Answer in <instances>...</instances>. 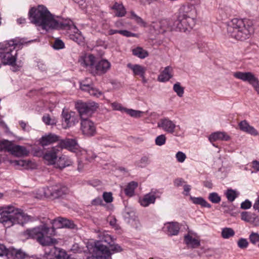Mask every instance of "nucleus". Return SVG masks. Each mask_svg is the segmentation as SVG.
<instances>
[{
    "label": "nucleus",
    "mask_w": 259,
    "mask_h": 259,
    "mask_svg": "<svg viewBox=\"0 0 259 259\" xmlns=\"http://www.w3.org/2000/svg\"><path fill=\"white\" fill-rule=\"evenodd\" d=\"M0 214L2 215L0 223L7 228L16 224L23 226L25 223L33 221L32 217L24 213L22 209L12 206H0Z\"/></svg>",
    "instance_id": "1"
},
{
    "label": "nucleus",
    "mask_w": 259,
    "mask_h": 259,
    "mask_svg": "<svg viewBox=\"0 0 259 259\" xmlns=\"http://www.w3.org/2000/svg\"><path fill=\"white\" fill-rule=\"evenodd\" d=\"M227 29L229 37L240 41L248 39L254 32L252 21L247 19H232L228 24Z\"/></svg>",
    "instance_id": "2"
},
{
    "label": "nucleus",
    "mask_w": 259,
    "mask_h": 259,
    "mask_svg": "<svg viewBox=\"0 0 259 259\" xmlns=\"http://www.w3.org/2000/svg\"><path fill=\"white\" fill-rule=\"evenodd\" d=\"M28 18L31 23L46 30L57 24L53 15L43 5L31 8L28 12Z\"/></svg>",
    "instance_id": "3"
},
{
    "label": "nucleus",
    "mask_w": 259,
    "mask_h": 259,
    "mask_svg": "<svg viewBox=\"0 0 259 259\" xmlns=\"http://www.w3.org/2000/svg\"><path fill=\"white\" fill-rule=\"evenodd\" d=\"M55 232L54 226L49 227L45 224L27 230V235L28 238L36 240L42 246H50L58 243L56 239L52 238Z\"/></svg>",
    "instance_id": "4"
},
{
    "label": "nucleus",
    "mask_w": 259,
    "mask_h": 259,
    "mask_svg": "<svg viewBox=\"0 0 259 259\" xmlns=\"http://www.w3.org/2000/svg\"><path fill=\"white\" fill-rule=\"evenodd\" d=\"M196 20L187 11L180 12L177 19L174 22L175 30L185 32L192 29L195 25Z\"/></svg>",
    "instance_id": "5"
},
{
    "label": "nucleus",
    "mask_w": 259,
    "mask_h": 259,
    "mask_svg": "<svg viewBox=\"0 0 259 259\" xmlns=\"http://www.w3.org/2000/svg\"><path fill=\"white\" fill-rule=\"evenodd\" d=\"M75 106L80 119L89 118L98 108L97 104L95 102H83L81 101L76 102Z\"/></svg>",
    "instance_id": "6"
},
{
    "label": "nucleus",
    "mask_w": 259,
    "mask_h": 259,
    "mask_svg": "<svg viewBox=\"0 0 259 259\" xmlns=\"http://www.w3.org/2000/svg\"><path fill=\"white\" fill-rule=\"evenodd\" d=\"M157 127L168 134H172L176 137L180 136V134L177 129V128H180V125H177L174 121L167 117L160 119L157 123Z\"/></svg>",
    "instance_id": "7"
},
{
    "label": "nucleus",
    "mask_w": 259,
    "mask_h": 259,
    "mask_svg": "<svg viewBox=\"0 0 259 259\" xmlns=\"http://www.w3.org/2000/svg\"><path fill=\"white\" fill-rule=\"evenodd\" d=\"M233 76L243 81L248 82L259 95V80L253 73L251 72L237 71L234 73Z\"/></svg>",
    "instance_id": "8"
},
{
    "label": "nucleus",
    "mask_w": 259,
    "mask_h": 259,
    "mask_svg": "<svg viewBox=\"0 0 259 259\" xmlns=\"http://www.w3.org/2000/svg\"><path fill=\"white\" fill-rule=\"evenodd\" d=\"M48 191L46 193L54 199L63 198L69 193L68 187L60 183L49 187Z\"/></svg>",
    "instance_id": "9"
},
{
    "label": "nucleus",
    "mask_w": 259,
    "mask_h": 259,
    "mask_svg": "<svg viewBox=\"0 0 259 259\" xmlns=\"http://www.w3.org/2000/svg\"><path fill=\"white\" fill-rule=\"evenodd\" d=\"M80 130L85 137L90 138L95 136L97 133L95 123L89 118L80 119Z\"/></svg>",
    "instance_id": "10"
},
{
    "label": "nucleus",
    "mask_w": 259,
    "mask_h": 259,
    "mask_svg": "<svg viewBox=\"0 0 259 259\" xmlns=\"http://www.w3.org/2000/svg\"><path fill=\"white\" fill-rule=\"evenodd\" d=\"M61 118L62 125L65 129L73 126L78 122V118L75 112L69 111L65 109L62 110Z\"/></svg>",
    "instance_id": "11"
},
{
    "label": "nucleus",
    "mask_w": 259,
    "mask_h": 259,
    "mask_svg": "<svg viewBox=\"0 0 259 259\" xmlns=\"http://www.w3.org/2000/svg\"><path fill=\"white\" fill-rule=\"evenodd\" d=\"M93 253L97 259H108L111 257V251L108 246L101 244V242H95Z\"/></svg>",
    "instance_id": "12"
},
{
    "label": "nucleus",
    "mask_w": 259,
    "mask_h": 259,
    "mask_svg": "<svg viewBox=\"0 0 259 259\" xmlns=\"http://www.w3.org/2000/svg\"><path fill=\"white\" fill-rule=\"evenodd\" d=\"M111 63L106 59H102L95 62L91 74L93 76H101L105 74L110 68Z\"/></svg>",
    "instance_id": "13"
},
{
    "label": "nucleus",
    "mask_w": 259,
    "mask_h": 259,
    "mask_svg": "<svg viewBox=\"0 0 259 259\" xmlns=\"http://www.w3.org/2000/svg\"><path fill=\"white\" fill-rule=\"evenodd\" d=\"M162 193V192L159 190L152 189L149 193L139 199V202L142 206L147 207L151 204H154L156 198H160Z\"/></svg>",
    "instance_id": "14"
},
{
    "label": "nucleus",
    "mask_w": 259,
    "mask_h": 259,
    "mask_svg": "<svg viewBox=\"0 0 259 259\" xmlns=\"http://www.w3.org/2000/svg\"><path fill=\"white\" fill-rule=\"evenodd\" d=\"M171 22L167 19H161L158 22L154 23L153 27L160 33H163L166 31L175 30L174 24L171 25Z\"/></svg>",
    "instance_id": "15"
},
{
    "label": "nucleus",
    "mask_w": 259,
    "mask_h": 259,
    "mask_svg": "<svg viewBox=\"0 0 259 259\" xmlns=\"http://www.w3.org/2000/svg\"><path fill=\"white\" fill-rule=\"evenodd\" d=\"M17 59V50L15 49L10 52H7L0 57V60L4 65H8L12 67L16 66Z\"/></svg>",
    "instance_id": "16"
},
{
    "label": "nucleus",
    "mask_w": 259,
    "mask_h": 259,
    "mask_svg": "<svg viewBox=\"0 0 259 259\" xmlns=\"http://www.w3.org/2000/svg\"><path fill=\"white\" fill-rule=\"evenodd\" d=\"M79 62L80 65L84 67L86 70L90 73L93 69L96 62V58L93 54H86L82 56Z\"/></svg>",
    "instance_id": "17"
},
{
    "label": "nucleus",
    "mask_w": 259,
    "mask_h": 259,
    "mask_svg": "<svg viewBox=\"0 0 259 259\" xmlns=\"http://www.w3.org/2000/svg\"><path fill=\"white\" fill-rule=\"evenodd\" d=\"M58 146L62 149H66L72 152H75L78 148L76 140L74 139L66 138L59 141Z\"/></svg>",
    "instance_id": "18"
},
{
    "label": "nucleus",
    "mask_w": 259,
    "mask_h": 259,
    "mask_svg": "<svg viewBox=\"0 0 259 259\" xmlns=\"http://www.w3.org/2000/svg\"><path fill=\"white\" fill-rule=\"evenodd\" d=\"M56 22L57 23L56 24V26L51 27V29H62L68 30L70 32L78 31V29L71 20H65L63 21H58L56 20Z\"/></svg>",
    "instance_id": "19"
},
{
    "label": "nucleus",
    "mask_w": 259,
    "mask_h": 259,
    "mask_svg": "<svg viewBox=\"0 0 259 259\" xmlns=\"http://www.w3.org/2000/svg\"><path fill=\"white\" fill-rule=\"evenodd\" d=\"M180 229L179 224L177 222H167L162 228L163 232L169 236L177 235Z\"/></svg>",
    "instance_id": "20"
},
{
    "label": "nucleus",
    "mask_w": 259,
    "mask_h": 259,
    "mask_svg": "<svg viewBox=\"0 0 259 259\" xmlns=\"http://www.w3.org/2000/svg\"><path fill=\"white\" fill-rule=\"evenodd\" d=\"M8 152L12 154L21 157L27 155L28 151L26 148L22 146L15 145L12 142H10Z\"/></svg>",
    "instance_id": "21"
},
{
    "label": "nucleus",
    "mask_w": 259,
    "mask_h": 259,
    "mask_svg": "<svg viewBox=\"0 0 259 259\" xmlns=\"http://www.w3.org/2000/svg\"><path fill=\"white\" fill-rule=\"evenodd\" d=\"M58 152V148L56 147H53L51 149L46 152L44 155V158L47 161L48 165H55L57 160Z\"/></svg>",
    "instance_id": "22"
},
{
    "label": "nucleus",
    "mask_w": 259,
    "mask_h": 259,
    "mask_svg": "<svg viewBox=\"0 0 259 259\" xmlns=\"http://www.w3.org/2000/svg\"><path fill=\"white\" fill-rule=\"evenodd\" d=\"M18 44L16 40L13 39L0 43V57L15 49Z\"/></svg>",
    "instance_id": "23"
},
{
    "label": "nucleus",
    "mask_w": 259,
    "mask_h": 259,
    "mask_svg": "<svg viewBox=\"0 0 259 259\" xmlns=\"http://www.w3.org/2000/svg\"><path fill=\"white\" fill-rule=\"evenodd\" d=\"M59 136L52 133H49L42 136L39 140V143L42 146H48L56 142L59 141Z\"/></svg>",
    "instance_id": "24"
},
{
    "label": "nucleus",
    "mask_w": 259,
    "mask_h": 259,
    "mask_svg": "<svg viewBox=\"0 0 259 259\" xmlns=\"http://www.w3.org/2000/svg\"><path fill=\"white\" fill-rule=\"evenodd\" d=\"M80 88L82 91L88 92L91 96L94 97L99 98L102 95V92L94 88L93 84L85 83L83 81L80 84Z\"/></svg>",
    "instance_id": "25"
},
{
    "label": "nucleus",
    "mask_w": 259,
    "mask_h": 259,
    "mask_svg": "<svg viewBox=\"0 0 259 259\" xmlns=\"http://www.w3.org/2000/svg\"><path fill=\"white\" fill-rule=\"evenodd\" d=\"M28 257V255L21 249H17L13 247L9 248L8 258L12 259H24Z\"/></svg>",
    "instance_id": "26"
},
{
    "label": "nucleus",
    "mask_w": 259,
    "mask_h": 259,
    "mask_svg": "<svg viewBox=\"0 0 259 259\" xmlns=\"http://www.w3.org/2000/svg\"><path fill=\"white\" fill-rule=\"evenodd\" d=\"M52 223L53 224L58 223L59 225L57 227L58 228L73 229L75 226V224L72 221L61 217H58L53 220Z\"/></svg>",
    "instance_id": "27"
},
{
    "label": "nucleus",
    "mask_w": 259,
    "mask_h": 259,
    "mask_svg": "<svg viewBox=\"0 0 259 259\" xmlns=\"http://www.w3.org/2000/svg\"><path fill=\"white\" fill-rule=\"evenodd\" d=\"M240 130L244 132L249 134L252 136H257L258 132L253 126L249 125V123L244 120L241 121L238 124Z\"/></svg>",
    "instance_id": "28"
},
{
    "label": "nucleus",
    "mask_w": 259,
    "mask_h": 259,
    "mask_svg": "<svg viewBox=\"0 0 259 259\" xmlns=\"http://www.w3.org/2000/svg\"><path fill=\"white\" fill-rule=\"evenodd\" d=\"M230 139V137L224 132H214L209 137V140L211 143L218 140L228 141Z\"/></svg>",
    "instance_id": "29"
},
{
    "label": "nucleus",
    "mask_w": 259,
    "mask_h": 259,
    "mask_svg": "<svg viewBox=\"0 0 259 259\" xmlns=\"http://www.w3.org/2000/svg\"><path fill=\"white\" fill-rule=\"evenodd\" d=\"M72 162L71 159L67 156L63 155L59 157V159L57 160L55 167L60 169H62L64 168L72 165Z\"/></svg>",
    "instance_id": "30"
},
{
    "label": "nucleus",
    "mask_w": 259,
    "mask_h": 259,
    "mask_svg": "<svg viewBox=\"0 0 259 259\" xmlns=\"http://www.w3.org/2000/svg\"><path fill=\"white\" fill-rule=\"evenodd\" d=\"M111 9L115 11V15L118 17H124L126 13V9L122 3L115 2Z\"/></svg>",
    "instance_id": "31"
},
{
    "label": "nucleus",
    "mask_w": 259,
    "mask_h": 259,
    "mask_svg": "<svg viewBox=\"0 0 259 259\" xmlns=\"http://www.w3.org/2000/svg\"><path fill=\"white\" fill-rule=\"evenodd\" d=\"M127 67L133 71V74L135 76H143V74H145L146 71V68L139 64L133 65L131 63H128Z\"/></svg>",
    "instance_id": "32"
},
{
    "label": "nucleus",
    "mask_w": 259,
    "mask_h": 259,
    "mask_svg": "<svg viewBox=\"0 0 259 259\" xmlns=\"http://www.w3.org/2000/svg\"><path fill=\"white\" fill-rule=\"evenodd\" d=\"M99 240L96 242H101V244H106L112 243L113 240L114 239L107 232L103 231L99 233L98 234Z\"/></svg>",
    "instance_id": "33"
},
{
    "label": "nucleus",
    "mask_w": 259,
    "mask_h": 259,
    "mask_svg": "<svg viewBox=\"0 0 259 259\" xmlns=\"http://www.w3.org/2000/svg\"><path fill=\"white\" fill-rule=\"evenodd\" d=\"M138 183L135 181L128 183L124 189V192L126 196L133 197L135 195V189L138 187Z\"/></svg>",
    "instance_id": "34"
},
{
    "label": "nucleus",
    "mask_w": 259,
    "mask_h": 259,
    "mask_svg": "<svg viewBox=\"0 0 259 259\" xmlns=\"http://www.w3.org/2000/svg\"><path fill=\"white\" fill-rule=\"evenodd\" d=\"M184 240L185 244L192 248H197L200 245V242L198 239L193 238L189 234L185 235Z\"/></svg>",
    "instance_id": "35"
},
{
    "label": "nucleus",
    "mask_w": 259,
    "mask_h": 259,
    "mask_svg": "<svg viewBox=\"0 0 259 259\" xmlns=\"http://www.w3.org/2000/svg\"><path fill=\"white\" fill-rule=\"evenodd\" d=\"M171 67L167 66L158 77V81L160 82H166L168 81L172 76L170 74Z\"/></svg>",
    "instance_id": "36"
},
{
    "label": "nucleus",
    "mask_w": 259,
    "mask_h": 259,
    "mask_svg": "<svg viewBox=\"0 0 259 259\" xmlns=\"http://www.w3.org/2000/svg\"><path fill=\"white\" fill-rule=\"evenodd\" d=\"M192 200L193 203L195 204H198L201 205L202 207H206L210 208L211 207V205L210 204L208 203L203 198L199 197H190Z\"/></svg>",
    "instance_id": "37"
},
{
    "label": "nucleus",
    "mask_w": 259,
    "mask_h": 259,
    "mask_svg": "<svg viewBox=\"0 0 259 259\" xmlns=\"http://www.w3.org/2000/svg\"><path fill=\"white\" fill-rule=\"evenodd\" d=\"M132 53L134 56L140 59H144L149 55L148 52L147 51L139 47L133 49Z\"/></svg>",
    "instance_id": "38"
},
{
    "label": "nucleus",
    "mask_w": 259,
    "mask_h": 259,
    "mask_svg": "<svg viewBox=\"0 0 259 259\" xmlns=\"http://www.w3.org/2000/svg\"><path fill=\"white\" fill-rule=\"evenodd\" d=\"M68 33H69L70 38L78 44L82 42L83 37L79 31L76 32H68Z\"/></svg>",
    "instance_id": "39"
},
{
    "label": "nucleus",
    "mask_w": 259,
    "mask_h": 259,
    "mask_svg": "<svg viewBox=\"0 0 259 259\" xmlns=\"http://www.w3.org/2000/svg\"><path fill=\"white\" fill-rule=\"evenodd\" d=\"M108 248L111 251V255L115 253L120 252L122 251V248L118 244L115 243L114 239L113 240V243L109 244Z\"/></svg>",
    "instance_id": "40"
},
{
    "label": "nucleus",
    "mask_w": 259,
    "mask_h": 259,
    "mask_svg": "<svg viewBox=\"0 0 259 259\" xmlns=\"http://www.w3.org/2000/svg\"><path fill=\"white\" fill-rule=\"evenodd\" d=\"M222 237L224 239H228L235 235V232L231 228H224L221 233Z\"/></svg>",
    "instance_id": "41"
},
{
    "label": "nucleus",
    "mask_w": 259,
    "mask_h": 259,
    "mask_svg": "<svg viewBox=\"0 0 259 259\" xmlns=\"http://www.w3.org/2000/svg\"><path fill=\"white\" fill-rule=\"evenodd\" d=\"M12 163L17 169H19L20 167L27 168L28 165V162L23 160H14L12 161Z\"/></svg>",
    "instance_id": "42"
},
{
    "label": "nucleus",
    "mask_w": 259,
    "mask_h": 259,
    "mask_svg": "<svg viewBox=\"0 0 259 259\" xmlns=\"http://www.w3.org/2000/svg\"><path fill=\"white\" fill-rule=\"evenodd\" d=\"M131 15V19L135 20V21L138 24L143 26H145L146 23L143 20L142 18L138 16L135 12L132 11L130 12Z\"/></svg>",
    "instance_id": "43"
},
{
    "label": "nucleus",
    "mask_w": 259,
    "mask_h": 259,
    "mask_svg": "<svg viewBox=\"0 0 259 259\" xmlns=\"http://www.w3.org/2000/svg\"><path fill=\"white\" fill-rule=\"evenodd\" d=\"M228 200L233 202L237 197L236 191L232 189H228L225 193Z\"/></svg>",
    "instance_id": "44"
},
{
    "label": "nucleus",
    "mask_w": 259,
    "mask_h": 259,
    "mask_svg": "<svg viewBox=\"0 0 259 259\" xmlns=\"http://www.w3.org/2000/svg\"><path fill=\"white\" fill-rule=\"evenodd\" d=\"M208 199L213 203H219L221 201V198L217 192L209 193Z\"/></svg>",
    "instance_id": "45"
},
{
    "label": "nucleus",
    "mask_w": 259,
    "mask_h": 259,
    "mask_svg": "<svg viewBox=\"0 0 259 259\" xmlns=\"http://www.w3.org/2000/svg\"><path fill=\"white\" fill-rule=\"evenodd\" d=\"M127 114L130 115L131 117L138 118L141 116L142 113V111L139 110H136L132 109L125 108L124 111Z\"/></svg>",
    "instance_id": "46"
},
{
    "label": "nucleus",
    "mask_w": 259,
    "mask_h": 259,
    "mask_svg": "<svg viewBox=\"0 0 259 259\" xmlns=\"http://www.w3.org/2000/svg\"><path fill=\"white\" fill-rule=\"evenodd\" d=\"M173 90L177 93L179 97H182L183 96L184 93V89L181 86L180 82H177L174 84Z\"/></svg>",
    "instance_id": "47"
},
{
    "label": "nucleus",
    "mask_w": 259,
    "mask_h": 259,
    "mask_svg": "<svg viewBox=\"0 0 259 259\" xmlns=\"http://www.w3.org/2000/svg\"><path fill=\"white\" fill-rule=\"evenodd\" d=\"M43 122L47 125H55L57 120L55 118H52L49 114L45 115L42 117Z\"/></svg>",
    "instance_id": "48"
},
{
    "label": "nucleus",
    "mask_w": 259,
    "mask_h": 259,
    "mask_svg": "<svg viewBox=\"0 0 259 259\" xmlns=\"http://www.w3.org/2000/svg\"><path fill=\"white\" fill-rule=\"evenodd\" d=\"M150 159L148 156H143L139 160L138 166L141 168L145 167L150 163Z\"/></svg>",
    "instance_id": "49"
},
{
    "label": "nucleus",
    "mask_w": 259,
    "mask_h": 259,
    "mask_svg": "<svg viewBox=\"0 0 259 259\" xmlns=\"http://www.w3.org/2000/svg\"><path fill=\"white\" fill-rule=\"evenodd\" d=\"M166 138L165 135L164 134L160 135L157 136L155 140V144L157 146H161L163 145L166 143Z\"/></svg>",
    "instance_id": "50"
},
{
    "label": "nucleus",
    "mask_w": 259,
    "mask_h": 259,
    "mask_svg": "<svg viewBox=\"0 0 259 259\" xmlns=\"http://www.w3.org/2000/svg\"><path fill=\"white\" fill-rule=\"evenodd\" d=\"M10 142L7 140H0V152H8Z\"/></svg>",
    "instance_id": "51"
},
{
    "label": "nucleus",
    "mask_w": 259,
    "mask_h": 259,
    "mask_svg": "<svg viewBox=\"0 0 259 259\" xmlns=\"http://www.w3.org/2000/svg\"><path fill=\"white\" fill-rule=\"evenodd\" d=\"M253 213L248 211H243L241 213V219L246 222L249 223L251 220Z\"/></svg>",
    "instance_id": "52"
},
{
    "label": "nucleus",
    "mask_w": 259,
    "mask_h": 259,
    "mask_svg": "<svg viewBox=\"0 0 259 259\" xmlns=\"http://www.w3.org/2000/svg\"><path fill=\"white\" fill-rule=\"evenodd\" d=\"M53 47L55 50H60L65 48V44L62 40L57 38L54 41Z\"/></svg>",
    "instance_id": "53"
},
{
    "label": "nucleus",
    "mask_w": 259,
    "mask_h": 259,
    "mask_svg": "<svg viewBox=\"0 0 259 259\" xmlns=\"http://www.w3.org/2000/svg\"><path fill=\"white\" fill-rule=\"evenodd\" d=\"M249 239L252 244H256L258 242H259V234L257 233L252 232L249 235Z\"/></svg>",
    "instance_id": "54"
},
{
    "label": "nucleus",
    "mask_w": 259,
    "mask_h": 259,
    "mask_svg": "<svg viewBox=\"0 0 259 259\" xmlns=\"http://www.w3.org/2000/svg\"><path fill=\"white\" fill-rule=\"evenodd\" d=\"M237 245L241 249H244L248 247V242L246 239L241 238L237 241Z\"/></svg>",
    "instance_id": "55"
},
{
    "label": "nucleus",
    "mask_w": 259,
    "mask_h": 259,
    "mask_svg": "<svg viewBox=\"0 0 259 259\" xmlns=\"http://www.w3.org/2000/svg\"><path fill=\"white\" fill-rule=\"evenodd\" d=\"M103 198L107 203L112 202L113 200L112 193L111 192H104L103 194Z\"/></svg>",
    "instance_id": "56"
},
{
    "label": "nucleus",
    "mask_w": 259,
    "mask_h": 259,
    "mask_svg": "<svg viewBox=\"0 0 259 259\" xmlns=\"http://www.w3.org/2000/svg\"><path fill=\"white\" fill-rule=\"evenodd\" d=\"M124 218L127 219L130 222L131 220H134L136 217V213L134 210L126 211L124 215Z\"/></svg>",
    "instance_id": "57"
},
{
    "label": "nucleus",
    "mask_w": 259,
    "mask_h": 259,
    "mask_svg": "<svg viewBox=\"0 0 259 259\" xmlns=\"http://www.w3.org/2000/svg\"><path fill=\"white\" fill-rule=\"evenodd\" d=\"M9 248H7L3 244H0V256H6L8 257Z\"/></svg>",
    "instance_id": "58"
},
{
    "label": "nucleus",
    "mask_w": 259,
    "mask_h": 259,
    "mask_svg": "<svg viewBox=\"0 0 259 259\" xmlns=\"http://www.w3.org/2000/svg\"><path fill=\"white\" fill-rule=\"evenodd\" d=\"M249 223L251 224L254 227L259 226V218L255 213H253V216L251 217V220L249 221Z\"/></svg>",
    "instance_id": "59"
},
{
    "label": "nucleus",
    "mask_w": 259,
    "mask_h": 259,
    "mask_svg": "<svg viewBox=\"0 0 259 259\" xmlns=\"http://www.w3.org/2000/svg\"><path fill=\"white\" fill-rule=\"evenodd\" d=\"M91 205L93 206H104V204L103 202V200L100 197H97L93 199L91 202Z\"/></svg>",
    "instance_id": "60"
},
{
    "label": "nucleus",
    "mask_w": 259,
    "mask_h": 259,
    "mask_svg": "<svg viewBox=\"0 0 259 259\" xmlns=\"http://www.w3.org/2000/svg\"><path fill=\"white\" fill-rule=\"evenodd\" d=\"M176 157L178 162L182 163L185 160L186 158V156L184 153L181 151H179L177 153L176 155Z\"/></svg>",
    "instance_id": "61"
},
{
    "label": "nucleus",
    "mask_w": 259,
    "mask_h": 259,
    "mask_svg": "<svg viewBox=\"0 0 259 259\" xmlns=\"http://www.w3.org/2000/svg\"><path fill=\"white\" fill-rule=\"evenodd\" d=\"M252 203L248 199H246L241 203L240 208L243 209H248L251 207Z\"/></svg>",
    "instance_id": "62"
},
{
    "label": "nucleus",
    "mask_w": 259,
    "mask_h": 259,
    "mask_svg": "<svg viewBox=\"0 0 259 259\" xmlns=\"http://www.w3.org/2000/svg\"><path fill=\"white\" fill-rule=\"evenodd\" d=\"M112 107L114 110H118L120 111H124L125 108L123 107L121 104H118L116 102H113L112 103Z\"/></svg>",
    "instance_id": "63"
},
{
    "label": "nucleus",
    "mask_w": 259,
    "mask_h": 259,
    "mask_svg": "<svg viewBox=\"0 0 259 259\" xmlns=\"http://www.w3.org/2000/svg\"><path fill=\"white\" fill-rule=\"evenodd\" d=\"M56 258L57 259H67L68 256L65 251H60L56 255Z\"/></svg>",
    "instance_id": "64"
}]
</instances>
